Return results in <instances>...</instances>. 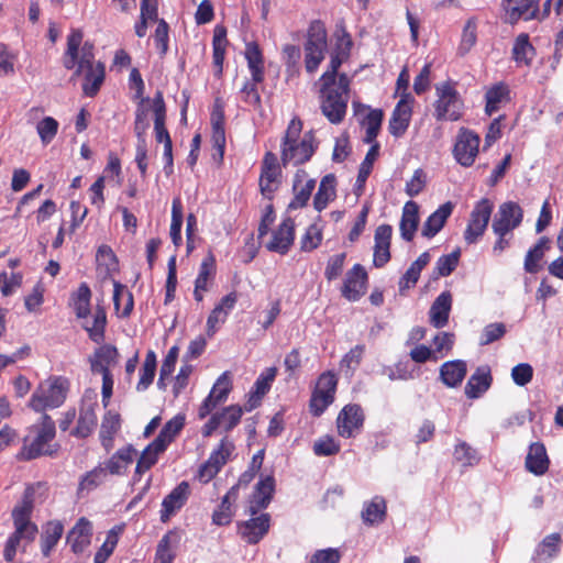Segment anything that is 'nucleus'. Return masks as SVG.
<instances>
[{"label":"nucleus","mask_w":563,"mask_h":563,"mask_svg":"<svg viewBox=\"0 0 563 563\" xmlns=\"http://www.w3.org/2000/svg\"><path fill=\"white\" fill-rule=\"evenodd\" d=\"M282 179V168L277 155L266 152L261 166L260 190L264 198L272 200L274 192L278 189Z\"/></svg>","instance_id":"6e6552de"},{"label":"nucleus","mask_w":563,"mask_h":563,"mask_svg":"<svg viewBox=\"0 0 563 563\" xmlns=\"http://www.w3.org/2000/svg\"><path fill=\"white\" fill-rule=\"evenodd\" d=\"M368 275L361 264H355L345 274L341 288L342 296L349 301L360 300L366 292Z\"/></svg>","instance_id":"ddd939ff"},{"label":"nucleus","mask_w":563,"mask_h":563,"mask_svg":"<svg viewBox=\"0 0 563 563\" xmlns=\"http://www.w3.org/2000/svg\"><path fill=\"white\" fill-rule=\"evenodd\" d=\"M119 356L118 349L111 344L101 345L95 351L90 357V366L92 372L103 373V368H109V365L117 362Z\"/></svg>","instance_id":"ea45409f"},{"label":"nucleus","mask_w":563,"mask_h":563,"mask_svg":"<svg viewBox=\"0 0 563 563\" xmlns=\"http://www.w3.org/2000/svg\"><path fill=\"white\" fill-rule=\"evenodd\" d=\"M56 437L55 421L47 413H43L38 422L27 429L23 438V445L16 457L20 461H32L41 456H55L60 446L52 443Z\"/></svg>","instance_id":"f257e3e1"},{"label":"nucleus","mask_w":563,"mask_h":563,"mask_svg":"<svg viewBox=\"0 0 563 563\" xmlns=\"http://www.w3.org/2000/svg\"><path fill=\"white\" fill-rule=\"evenodd\" d=\"M78 67L74 76H79L85 71V82L82 84V91L88 97H95L104 80L106 69L101 62L95 63L93 44L85 42L79 47Z\"/></svg>","instance_id":"39448f33"},{"label":"nucleus","mask_w":563,"mask_h":563,"mask_svg":"<svg viewBox=\"0 0 563 563\" xmlns=\"http://www.w3.org/2000/svg\"><path fill=\"white\" fill-rule=\"evenodd\" d=\"M364 423V412L360 405L349 404L340 411L336 418L338 433L342 438L353 437L354 430H358Z\"/></svg>","instance_id":"dca6fc26"},{"label":"nucleus","mask_w":563,"mask_h":563,"mask_svg":"<svg viewBox=\"0 0 563 563\" xmlns=\"http://www.w3.org/2000/svg\"><path fill=\"white\" fill-rule=\"evenodd\" d=\"M121 429L120 413L109 410L104 413L100 426V441L104 451L109 453L113 449L114 435Z\"/></svg>","instance_id":"a878e982"},{"label":"nucleus","mask_w":563,"mask_h":563,"mask_svg":"<svg viewBox=\"0 0 563 563\" xmlns=\"http://www.w3.org/2000/svg\"><path fill=\"white\" fill-rule=\"evenodd\" d=\"M234 443L225 435L219 446L212 451L209 459L199 468V479L208 483L220 472L234 451Z\"/></svg>","instance_id":"9b49d317"},{"label":"nucleus","mask_w":563,"mask_h":563,"mask_svg":"<svg viewBox=\"0 0 563 563\" xmlns=\"http://www.w3.org/2000/svg\"><path fill=\"white\" fill-rule=\"evenodd\" d=\"M494 205L487 198H482L471 212L467 228L464 232L466 243L473 244L482 236L488 225Z\"/></svg>","instance_id":"9d476101"},{"label":"nucleus","mask_w":563,"mask_h":563,"mask_svg":"<svg viewBox=\"0 0 563 563\" xmlns=\"http://www.w3.org/2000/svg\"><path fill=\"white\" fill-rule=\"evenodd\" d=\"M378 154H379V144L374 143L369 147V150H368L364 161L361 163V166L358 169V174H357L356 181L354 185V194L356 195V197H360L363 195L366 180L372 173L374 161L377 158Z\"/></svg>","instance_id":"c9c22d12"},{"label":"nucleus","mask_w":563,"mask_h":563,"mask_svg":"<svg viewBox=\"0 0 563 563\" xmlns=\"http://www.w3.org/2000/svg\"><path fill=\"white\" fill-rule=\"evenodd\" d=\"M479 142L478 134L467 128H461L453 147L456 162L464 167L472 166L478 154Z\"/></svg>","instance_id":"1a4fd4ad"},{"label":"nucleus","mask_w":563,"mask_h":563,"mask_svg":"<svg viewBox=\"0 0 563 563\" xmlns=\"http://www.w3.org/2000/svg\"><path fill=\"white\" fill-rule=\"evenodd\" d=\"M156 372V355L153 351L146 353L144 363L141 368V377L137 383L136 389L139 391L146 390L153 383Z\"/></svg>","instance_id":"8fccbe9b"},{"label":"nucleus","mask_w":563,"mask_h":563,"mask_svg":"<svg viewBox=\"0 0 563 563\" xmlns=\"http://www.w3.org/2000/svg\"><path fill=\"white\" fill-rule=\"evenodd\" d=\"M493 377L488 366H479L471 375L465 385V395L468 399L481 397L492 385Z\"/></svg>","instance_id":"393cba45"},{"label":"nucleus","mask_w":563,"mask_h":563,"mask_svg":"<svg viewBox=\"0 0 563 563\" xmlns=\"http://www.w3.org/2000/svg\"><path fill=\"white\" fill-rule=\"evenodd\" d=\"M522 218L523 211L518 203L504 202L493 219L492 229L496 235H507L521 223Z\"/></svg>","instance_id":"f8f14e48"},{"label":"nucleus","mask_w":563,"mask_h":563,"mask_svg":"<svg viewBox=\"0 0 563 563\" xmlns=\"http://www.w3.org/2000/svg\"><path fill=\"white\" fill-rule=\"evenodd\" d=\"M314 132L312 130L306 132L300 142L280 145V161L282 165L286 167L288 164L295 166L305 164L313 156L317 145H313Z\"/></svg>","instance_id":"0eeeda50"},{"label":"nucleus","mask_w":563,"mask_h":563,"mask_svg":"<svg viewBox=\"0 0 563 563\" xmlns=\"http://www.w3.org/2000/svg\"><path fill=\"white\" fill-rule=\"evenodd\" d=\"M393 228L389 224H380L375 230V246L373 264L375 267H383L390 261V240Z\"/></svg>","instance_id":"412c9836"},{"label":"nucleus","mask_w":563,"mask_h":563,"mask_svg":"<svg viewBox=\"0 0 563 563\" xmlns=\"http://www.w3.org/2000/svg\"><path fill=\"white\" fill-rule=\"evenodd\" d=\"M275 493V478L267 475L262 478L254 487L252 498L250 500L249 512L251 516L257 515L262 509H266L273 499Z\"/></svg>","instance_id":"a211bd4d"},{"label":"nucleus","mask_w":563,"mask_h":563,"mask_svg":"<svg viewBox=\"0 0 563 563\" xmlns=\"http://www.w3.org/2000/svg\"><path fill=\"white\" fill-rule=\"evenodd\" d=\"M151 100L148 97L142 98L140 103L136 107L135 111V121H134V133L137 139H145V133L150 128L148 121V108L145 103H148Z\"/></svg>","instance_id":"864d4df0"},{"label":"nucleus","mask_w":563,"mask_h":563,"mask_svg":"<svg viewBox=\"0 0 563 563\" xmlns=\"http://www.w3.org/2000/svg\"><path fill=\"white\" fill-rule=\"evenodd\" d=\"M307 177L308 174L305 169H297L295 173L292 181L294 199L288 205L289 210H297L307 206L316 187V180L310 178L299 188Z\"/></svg>","instance_id":"aec40b11"},{"label":"nucleus","mask_w":563,"mask_h":563,"mask_svg":"<svg viewBox=\"0 0 563 563\" xmlns=\"http://www.w3.org/2000/svg\"><path fill=\"white\" fill-rule=\"evenodd\" d=\"M91 537V522L87 518L81 517L67 533L66 540L70 544L71 551L75 554H80L89 547Z\"/></svg>","instance_id":"4be33fe9"},{"label":"nucleus","mask_w":563,"mask_h":563,"mask_svg":"<svg viewBox=\"0 0 563 563\" xmlns=\"http://www.w3.org/2000/svg\"><path fill=\"white\" fill-rule=\"evenodd\" d=\"M454 205L448 201L441 205L433 213H431L423 223L421 234L431 239L444 227L446 220L452 214Z\"/></svg>","instance_id":"bb28decb"},{"label":"nucleus","mask_w":563,"mask_h":563,"mask_svg":"<svg viewBox=\"0 0 563 563\" xmlns=\"http://www.w3.org/2000/svg\"><path fill=\"white\" fill-rule=\"evenodd\" d=\"M452 308V295L445 290L432 302L429 310V321L437 329L444 328L449 322Z\"/></svg>","instance_id":"5701e85b"},{"label":"nucleus","mask_w":563,"mask_h":563,"mask_svg":"<svg viewBox=\"0 0 563 563\" xmlns=\"http://www.w3.org/2000/svg\"><path fill=\"white\" fill-rule=\"evenodd\" d=\"M154 112V132L155 140L157 143L168 142L170 135L165 126L166 122V104L164 101L163 92L157 90L154 98L152 99L151 106Z\"/></svg>","instance_id":"b1692460"},{"label":"nucleus","mask_w":563,"mask_h":563,"mask_svg":"<svg viewBox=\"0 0 563 563\" xmlns=\"http://www.w3.org/2000/svg\"><path fill=\"white\" fill-rule=\"evenodd\" d=\"M560 545L561 536L559 533L547 536L536 549V560L543 563L549 562L559 553Z\"/></svg>","instance_id":"c03bdc74"},{"label":"nucleus","mask_w":563,"mask_h":563,"mask_svg":"<svg viewBox=\"0 0 563 563\" xmlns=\"http://www.w3.org/2000/svg\"><path fill=\"white\" fill-rule=\"evenodd\" d=\"M271 515L261 514L238 523V533L249 544H257L269 531Z\"/></svg>","instance_id":"2eb2a0df"},{"label":"nucleus","mask_w":563,"mask_h":563,"mask_svg":"<svg viewBox=\"0 0 563 563\" xmlns=\"http://www.w3.org/2000/svg\"><path fill=\"white\" fill-rule=\"evenodd\" d=\"M34 486H27L23 493L21 503L12 510L14 532L8 538L3 550V556L7 562L14 560L16 549L22 540L32 542L37 534V526L31 521V515L34 508Z\"/></svg>","instance_id":"f03ea898"},{"label":"nucleus","mask_w":563,"mask_h":563,"mask_svg":"<svg viewBox=\"0 0 563 563\" xmlns=\"http://www.w3.org/2000/svg\"><path fill=\"white\" fill-rule=\"evenodd\" d=\"M467 373L466 363L462 360L449 361L440 367V378L448 387H457Z\"/></svg>","instance_id":"7c9ffc66"},{"label":"nucleus","mask_w":563,"mask_h":563,"mask_svg":"<svg viewBox=\"0 0 563 563\" xmlns=\"http://www.w3.org/2000/svg\"><path fill=\"white\" fill-rule=\"evenodd\" d=\"M84 34L81 30L74 29L67 36V49L63 57V65L66 69L78 67L79 47L82 43Z\"/></svg>","instance_id":"a19ab883"},{"label":"nucleus","mask_w":563,"mask_h":563,"mask_svg":"<svg viewBox=\"0 0 563 563\" xmlns=\"http://www.w3.org/2000/svg\"><path fill=\"white\" fill-rule=\"evenodd\" d=\"M245 58L250 68L252 80L263 82L264 80V58L257 43L251 42L245 46Z\"/></svg>","instance_id":"f704fd0d"},{"label":"nucleus","mask_w":563,"mask_h":563,"mask_svg":"<svg viewBox=\"0 0 563 563\" xmlns=\"http://www.w3.org/2000/svg\"><path fill=\"white\" fill-rule=\"evenodd\" d=\"M477 41V20L476 18H470L462 32L461 43L459 46V53L465 55L476 44Z\"/></svg>","instance_id":"3c124183"},{"label":"nucleus","mask_w":563,"mask_h":563,"mask_svg":"<svg viewBox=\"0 0 563 563\" xmlns=\"http://www.w3.org/2000/svg\"><path fill=\"white\" fill-rule=\"evenodd\" d=\"M340 449V444L331 435L321 437L313 444V453L318 456L335 455Z\"/></svg>","instance_id":"052dcab7"},{"label":"nucleus","mask_w":563,"mask_h":563,"mask_svg":"<svg viewBox=\"0 0 563 563\" xmlns=\"http://www.w3.org/2000/svg\"><path fill=\"white\" fill-rule=\"evenodd\" d=\"M335 181L336 178L333 174H328L321 179L313 198V207L317 211L325 209L328 203L335 198Z\"/></svg>","instance_id":"4c0bfd02"},{"label":"nucleus","mask_w":563,"mask_h":563,"mask_svg":"<svg viewBox=\"0 0 563 563\" xmlns=\"http://www.w3.org/2000/svg\"><path fill=\"white\" fill-rule=\"evenodd\" d=\"M212 144L219 151V161H223L225 148L224 111L222 106L216 103L211 113Z\"/></svg>","instance_id":"c756f323"},{"label":"nucleus","mask_w":563,"mask_h":563,"mask_svg":"<svg viewBox=\"0 0 563 563\" xmlns=\"http://www.w3.org/2000/svg\"><path fill=\"white\" fill-rule=\"evenodd\" d=\"M68 390L69 380L66 377L52 376L34 390L29 407L43 415L46 409L60 407L66 400Z\"/></svg>","instance_id":"20e7f679"},{"label":"nucleus","mask_w":563,"mask_h":563,"mask_svg":"<svg viewBox=\"0 0 563 563\" xmlns=\"http://www.w3.org/2000/svg\"><path fill=\"white\" fill-rule=\"evenodd\" d=\"M37 133L44 145L49 144L58 131V122L52 117H45L36 125Z\"/></svg>","instance_id":"13d9d810"},{"label":"nucleus","mask_w":563,"mask_h":563,"mask_svg":"<svg viewBox=\"0 0 563 563\" xmlns=\"http://www.w3.org/2000/svg\"><path fill=\"white\" fill-rule=\"evenodd\" d=\"M136 450L132 444L118 450L102 466L111 475H123L133 462Z\"/></svg>","instance_id":"c85d7f7f"},{"label":"nucleus","mask_w":563,"mask_h":563,"mask_svg":"<svg viewBox=\"0 0 563 563\" xmlns=\"http://www.w3.org/2000/svg\"><path fill=\"white\" fill-rule=\"evenodd\" d=\"M333 401L334 397L331 395L313 390L309 404L310 412L314 417H320Z\"/></svg>","instance_id":"0e129e2a"},{"label":"nucleus","mask_w":563,"mask_h":563,"mask_svg":"<svg viewBox=\"0 0 563 563\" xmlns=\"http://www.w3.org/2000/svg\"><path fill=\"white\" fill-rule=\"evenodd\" d=\"M91 290L86 283H81L70 296V306L78 319H86L90 314Z\"/></svg>","instance_id":"58836bf2"},{"label":"nucleus","mask_w":563,"mask_h":563,"mask_svg":"<svg viewBox=\"0 0 563 563\" xmlns=\"http://www.w3.org/2000/svg\"><path fill=\"white\" fill-rule=\"evenodd\" d=\"M508 95V87L503 82H498L490 87L485 93L486 113L492 115L494 112L498 111L499 104L507 99Z\"/></svg>","instance_id":"49530a36"},{"label":"nucleus","mask_w":563,"mask_h":563,"mask_svg":"<svg viewBox=\"0 0 563 563\" xmlns=\"http://www.w3.org/2000/svg\"><path fill=\"white\" fill-rule=\"evenodd\" d=\"M461 256V250L456 249L448 255H442L435 264L434 273L437 276H449L451 275L459 265Z\"/></svg>","instance_id":"5fc2aeb1"},{"label":"nucleus","mask_w":563,"mask_h":563,"mask_svg":"<svg viewBox=\"0 0 563 563\" xmlns=\"http://www.w3.org/2000/svg\"><path fill=\"white\" fill-rule=\"evenodd\" d=\"M515 0H503V7L506 12L505 22L515 24L519 21L523 13L528 11V0L516 1V7H512Z\"/></svg>","instance_id":"4d7b16f0"},{"label":"nucleus","mask_w":563,"mask_h":563,"mask_svg":"<svg viewBox=\"0 0 563 563\" xmlns=\"http://www.w3.org/2000/svg\"><path fill=\"white\" fill-rule=\"evenodd\" d=\"M384 112L382 109H371L369 112L361 120V125L366 126V135L364 142L367 144L377 143L375 140L380 131Z\"/></svg>","instance_id":"37998d69"},{"label":"nucleus","mask_w":563,"mask_h":563,"mask_svg":"<svg viewBox=\"0 0 563 563\" xmlns=\"http://www.w3.org/2000/svg\"><path fill=\"white\" fill-rule=\"evenodd\" d=\"M97 426V415L95 405L81 408L76 427L70 431V435L86 439L88 438Z\"/></svg>","instance_id":"72a5a7b5"},{"label":"nucleus","mask_w":563,"mask_h":563,"mask_svg":"<svg viewBox=\"0 0 563 563\" xmlns=\"http://www.w3.org/2000/svg\"><path fill=\"white\" fill-rule=\"evenodd\" d=\"M346 260V253L342 252L329 257L324 269V277L328 282L335 280L342 274L344 263Z\"/></svg>","instance_id":"bf43d9fd"},{"label":"nucleus","mask_w":563,"mask_h":563,"mask_svg":"<svg viewBox=\"0 0 563 563\" xmlns=\"http://www.w3.org/2000/svg\"><path fill=\"white\" fill-rule=\"evenodd\" d=\"M454 457L464 466L474 465L479 461L477 451L466 442H460L454 450Z\"/></svg>","instance_id":"e2e57ef3"},{"label":"nucleus","mask_w":563,"mask_h":563,"mask_svg":"<svg viewBox=\"0 0 563 563\" xmlns=\"http://www.w3.org/2000/svg\"><path fill=\"white\" fill-rule=\"evenodd\" d=\"M506 333V327L501 322H495L487 324L482 332L479 344L488 345L500 338H503Z\"/></svg>","instance_id":"69168bd1"},{"label":"nucleus","mask_w":563,"mask_h":563,"mask_svg":"<svg viewBox=\"0 0 563 563\" xmlns=\"http://www.w3.org/2000/svg\"><path fill=\"white\" fill-rule=\"evenodd\" d=\"M179 534L168 531L158 542L154 563H173L176 556L175 549L179 543Z\"/></svg>","instance_id":"e433bc0d"},{"label":"nucleus","mask_w":563,"mask_h":563,"mask_svg":"<svg viewBox=\"0 0 563 563\" xmlns=\"http://www.w3.org/2000/svg\"><path fill=\"white\" fill-rule=\"evenodd\" d=\"M228 45L227 29L223 25H217L213 31L212 48H213V66L216 68L214 75L220 77L223 71V62L225 55V47Z\"/></svg>","instance_id":"473e14b6"},{"label":"nucleus","mask_w":563,"mask_h":563,"mask_svg":"<svg viewBox=\"0 0 563 563\" xmlns=\"http://www.w3.org/2000/svg\"><path fill=\"white\" fill-rule=\"evenodd\" d=\"M183 206L179 198H175L172 205L170 238L176 246L181 243Z\"/></svg>","instance_id":"603ef678"},{"label":"nucleus","mask_w":563,"mask_h":563,"mask_svg":"<svg viewBox=\"0 0 563 563\" xmlns=\"http://www.w3.org/2000/svg\"><path fill=\"white\" fill-rule=\"evenodd\" d=\"M547 450L541 443L530 444V473L543 475L549 468Z\"/></svg>","instance_id":"a18cd8bd"},{"label":"nucleus","mask_w":563,"mask_h":563,"mask_svg":"<svg viewBox=\"0 0 563 563\" xmlns=\"http://www.w3.org/2000/svg\"><path fill=\"white\" fill-rule=\"evenodd\" d=\"M419 225V206L417 202L410 200L405 203L402 214L400 219V235L401 238L410 242L412 241L415 233Z\"/></svg>","instance_id":"cd10ccee"},{"label":"nucleus","mask_w":563,"mask_h":563,"mask_svg":"<svg viewBox=\"0 0 563 563\" xmlns=\"http://www.w3.org/2000/svg\"><path fill=\"white\" fill-rule=\"evenodd\" d=\"M118 543V533L114 529H111L108 532L107 539L101 548L95 554V563H106L109 556L112 554L115 545Z\"/></svg>","instance_id":"338daca9"},{"label":"nucleus","mask_w":563,"mask_h":563,"mask_svg":"<svg viewBox=\"0 0 563 563\" xmlns=\"http://www.w3.org/2000/svg\"><path fill=\"white\" fill-rule=\"evenodd\" d=\"M386 517V503L383 498L375 497L362 511V519L366 525L383 522Z\"/></svg>","instance_id":"09e8293b"},{"label":"nucleus","mask_w":563,"mask_h":563,"mask_svg":"<svg viewBox=\"0 0 563 563\" xmlns=\"http://www.w3.org/2000/svg\"><path fill=\"white\" fill-rule=\"evenodd\" d=\"M295 240V222L288 217L283 220L276 231L273 232V236L266 247L271 252H276L282 255L288 253L290 246Z\"/></svg>","instance_id":"6ab92c4d"},{"label":"nucleus","mask_w":563,"mask_h":563,"mask_svg":"<svg viewBox=\"0 0 563 563\" xmlns=\"http://www.w3.org/2000/svg\"><path fill=\"white\" fill-rule=\"evenodd\" d=\"M320 84V109L332 124H340L346 114L350 99V78L345 73L339 75L338 84Z\"/></svg>","instance_id":"7ed1b4c3"},{"label":"nucleus","mask_w":563,"mask_h":563,"mask_svg":"<svg viewBox=\"0 0 563 563\" xmlns=\"http://www.w3.org/2000/svg\"><path fill=\"white\" fill-rule=\"evenodd\" d=\"M305 46L309 47V49L311 47L327 49V30L323 22L313 20L310 23Z\"/></svg>","instance_id":"de8ad7c7"},{"label":"nucleus","mask_w":563,"mask_h":563,"mask_svg":"<svg viewBox=\"0 0 563 563\" xmlns=\"http://www.w3.org/2000/svg\"><path fill=\"white\" fill-rule=\"evenodd\" d=\"M64 532V526L58 520L48 521L41 534V551L45 558L51 555L52 550L56 547Z\"/></svg>","instance_id":"2f4dec72"},{"label":"nucleus","mask_w":563,"mask_h":563,"mask_svg":"<svg viewBox=\"0 0 563 563\" xmlns=\"http://www.w3.org/2000/svg\"><path fill=\"white\" fill-rule=\"evenodd\" d=\"M427 176L422 168L415 170L413 176L406 184V194L409 197L418 196L426 187Z\"/></svg>","instance_id":"774afa93"},{"label":"nucleus","mask_w":563,"mask_h":563,"mask_svg":"<svg viewBox=\"0 0 563 563\" xmlns=\"http://www.w3.org/2000/svg\"><path fill=\"white\" fill-rule=\"evenodd\" d=\"M106 325V309L102 306H97L93 314L92 325L85 323L82 324V328L88 332V336L92 342L100 344L104 341Z\"/></svg>","instance_id":"79ce46f5"},{"label":"nucleus","mask_w":563,"mask_h":563,"mask_svg":"<svg viewBox=\"0 0 563 563\" xmlns=\"http://www.w3.org/2000/svg\"><path fill=\"white\" fill-rule=\"evenodd\" d=\"M190 494L188 482L179 483L162 503L161 521L167 522L173 515L184 507Z\"/></svg>","instance_id":"f3484780"},{"label":"nucleus","mask_w":563,"mask_h":563,"mask_svg":"<svg viewBox=\"0 0 563 563\" xmlns=\"http://www.w3.org/2000/svg\"><path fill=\"white\" fill-rule=\"evenodd\" d=\"M242 415L243 409L238 405L225 407L216 412V416H220V427L223 426L225 432L231 431L239 424Z\"/></svg>","instance_id":"6e6d98bb"},{"label":"nucleus","mask_w":563,"mask_h":563,"mask_svg":"<svg viewBox=\"0 0 563 563\" xmlns=\"http://www.w3.org/2000/svg\"><path fill=\"white\" fill-rule=\"evenodd\" d=\"M438 100L434 103V117L438 121H457L462 117L463 101L451 81L435 87Z\"/></svg>","instance_id":"423d86ee"},{"label":"nucleus","mask_w":563,"mask_h":563,"mask_svg":"<svg viewBox=\"0 0 563 563\" xmlns=\"http://www.w3.org/2000/svg\"><path fill=\"white\" fill-rule=\"evenodd\" d=\"M412 102L413 97L409 92L401 93L388 123V131L393 136L400 137L406 133L411 120Z\"/></svg>","instance_id":"4468645a"},{"label":"nucleus","mask_w":563,"mask_h":563,"mask_svg":"<svg viewBox=\"0 0 563 563\" xmlns=\"http://www.w3.org/2000/svg\"><path fill=\"white\" fill-rule=\"evenodd\" d=\"M107 475L108 472L103 468L102 464H99L93 470L86 473L79 486L81 489H93L106 481Z\"/></svg>","instance_id":"680f3d73"}]
</instances>
